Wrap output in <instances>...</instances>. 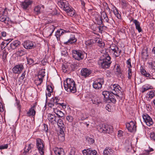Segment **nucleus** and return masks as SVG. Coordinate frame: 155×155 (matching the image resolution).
Segmentation results:
<instances>
[{
    "instance_id": "f257e3e1",
    "label": "nucleus",
    "mask_w": 155,
    "mask_h": 155,
    "mask_svg": "<svg viewBox=\"0 0 155 155\" xmlns=\"http://www.w3.org/2000/svg\"><path fill=\"white\" fill-rule=\"evenodd\" d=\"M64 86L65 90L68 92H70L74 93L76 92V84L72 79H67L64 82Z\"/></svg>"
},
{
    "instance_id": "f03ea898",
    "label": "nucleus",
    "mask_w": 155,
    "mask_h": 155,
    "mask_svg": "<svg viewBox=\"0 0 155 155\" xmlns=\"http://www.w3.org/2000/svg\"><path fill=\"white\" fill-rule=\"evenodd\" d=\"M101 57L100 59L98 62V64L101 65L102 68L105 69L108 68L111 63L110 61L111 58L108 54H105Z\"/></svg>"
},
{
    "instance_id": "7ed1b4c3",
    "label": "nucleus",
    "mask_w": 155,
    "mask_h": 155,
    "mask_svg": "<svg viewBox=\"0 0 155 155\" xmlns=\"http://www.w3.org/2000/svg\"><path fill=\"white\" fill-rule=\"evenodd\" d=\"M58 4L59 7L68 13V15L70 16L74 15V11L72 8H70L68 2L65 0H61L58 2Z\"/></svg>"
},
{
    "instance_id": "20e7f679",
    "label": "nucleus",
    "mask_w": 155,
    "mask_h": 155,
    "mask_svg": "<svg viewBox=\"0 0 155 155\" xmlns=\"http://www.w3.org/2000/svg\"><path fill=\"white\" fill-rule=\"evenodd\" d=\"M36 145L39 153L41 155H44L45 147L43 140L41 139L37 138L36 140Z\"/></svg>"
},
{
    "instance_id": "39448f33",
    "label": "nucleus",
    "mask_w": 155,
    "mask_h": 155,
    "mask_svg": "<svg viewBox=\"0 0 155 155\" xmlns=\"http://www.w3.org/2000/svg\"><path fill=\"white\" fill-rule=\"evenodd\" d=\"M110 88L112 90L111 92L113 94L116 96L117 99L120 98L121 99V97H120L119 95L118 94L119 93L121 92L120 90L121 87L117 84H114L111 85L110 86Z\"/></svg>"
},
{
    "instance_id": "423d86ee",
    "label": "nucleus",
    "mask_w": 155,
    "mask_h": 155,
    "mask_svg": "<svg viewBox=\"0 0 155 155\" xmlns=\"http://www.w3.org/2000/svg\"><path fill=\"white\" fill-rule=\"evenodd\" d=\"M104 83V80L102 78H98L94 82L93 87L95 89H99L101 88Z\"/></svg>"
},
{
    "instance_id": "0eeeda50",
    "label": "nucleus",
    "mask_w": 155,
    "mask_h": 155,
    "mask_svg": "<svg viewBox=\"0 0 155 155\" xmlns=\"http://www.w3.org/2000/svg\"><path fill=\"white\" fill-rule=\"evenodd\" d=\"M83 53L80 50H73L72 51V57L78 60H82L84 58Z\"/></svg>"
},
{
    "instance_id": "6e6552de",
    "label": "nucleus",
    "mask_w": 155,
    "mask_h": 155,
    "mask_svg": "<svg viewBox=\"0 0 155 155\" xmlns=\"http://www.w3.org/2000/svg\"><path fill=\"white\" fill-rule=\"evenodd\" d=\"M45 72L44 70H41L38 73V79L36 82L37 85H40L42 83L43 79L45 75Z\"/></svg>"
},
{
    "instance_id": "1a4fd4ad",
    "label": "nucleus",
    "mask_w": 155,
    "mask_h": 155,
    "mask_svg": "<svg viewBox=\"0 0 155 155\" xmlns=\"http://www.w3.org/2000/svg\"><path fill=\"white\" fill-rule=\"evenodd\" d=\"M142 116L144 121L147 125L150 126L153 124L152 119L147 114H143Z\"/></svg>"
},
{
    "instance_id": "9d476101",
    "label": "nucleus",
    "mask_w": 155,
    "mask_h": 155,
    "mask_svg": "<svg viewBox=\"0 0 155 155\" xmlns=\"http://www.w3.org/2000/svg\"><path fill=\"white\" fill-rule=\"evenodd\" d=\"M126 127L128 130L130 132L135 131L136 130V126L135 122L130 121L129 123L126 124Z\"/></svg>"
},
{
    "instance_id": "9b49d317",
    "label": "nucleus",
    "mask_w": 155,
    "mask_h": 155,
    "mask_svg": "<svg viewBox=\"0 0 155 155\" xmlns=\"http://www.w3.org/2000/svg\"><path fill=\"white\" fill-rule=\"evenodd\" d=\"M24 69V67L22 64H20L15 66L12 68V71L15 74H19L21 73Z\"/></svg>"
},
{
    "instance_id": "f8f14e48",
    "label": "nucleus",
    "mask_w": 155,
    "mask_h": 155,
    "mask_svg": "<svg viewBox=\"0 0 155 155\" xmlns=\"http://www.w3.org/2000/svg\"><path fill=\"white\" fill-rule=\"evenodd\" d=\"M82 153L84 155H97L95 150L91 148L83 150Z\"/></svg>"
},
{
    "instance_id": "ddd939ff",
    "label": "nucleus",
    "mask_w": 155,
    "mask_h": 155,
    "mask_svg": "<svg viewBox=\"0 0 155 155\" xmlns=\"http://www.w3.org/2000/svg\"><path fill=\"white\" fill-rule=\"evenodd\" d=\"M23 45L26 49H31L34 48V45L32 41L29 40H27L24 42Z\"/></svg>"
},
{
    "instance_id": "4468645a",
    "label": "nucleus",
    "mask_w": 155,
    "mask_h": 155,
    "mask_svg": "<svg viewBox=\"0 0 155 155\" xmlns=\"http://www.w3.org/2000/svg\"><path fill=\"white\" fill-rule=\"evenodd\" d=\"M21 44L20 42L18 40H15L12 42L10 45V48H8L9 50L10 49H15L17 48Z\"/></svg>"
},
{
    "instance_id": "2eb2a0df",
    "label": "nucleus",
    "mask_w": 155,
    "mask_h": 155,
    "mask_svg": "<svg viewBox=\"0 0 155 155\" xmlns=\"http://www.w3.org/2000/svg\"><path fill=\"white\" fill-rule=\"evenodd\" d=\"M91 73V70L87 68H83L81 71V74L82 76L86 78L89 76Z\"/></svg>"
},
{
    "instance_id": "dca6fc26",
    "label": "nucleus",
    "mask_w": 155,
    "mask_h": 155,
    "mask_svg": "<svg viewBox=\"0 0 155 155\" xmlns=\"http://www.w3.org/2000/svg\"><path fill=\"white\" fill-rule=\"evenodd\" d=\"M31 3L32 2L30 0L26 1L21 3V7L24 9L25 10Z\"/></svg>"
},
{
    "instance_id": "f3484780",
    "label": "nucleus",
    "mask_w": 155,
    "mask_h": 155,
    "mask_svg": "<svg viewBox=\"0 0 155 155\" xmlns=\"http://www.w3.org/2000/svg\"><path fill=\"white\" fill-rule=\"evenodd\" d=\"M95 43L97 44V45L101 48H103L105 46V44L101 39L98 38H95Z\"/></svg>"
},
{
    "instance_id": "a211bd4d",
    "label": "nucleus",
    "mask_w": 155,
    "mask_h": 155,
    "mask_svg": "<svg viewBox=\"0 0 155 155\" xmlns=\"http://www.w3.org/2000/svg\"><path fill=\"white\" fill-rule=\"evenodd\" d=\"M56 155H64V151L62 148H55L54 149Z\"/></svg>"
},
{
    "instance_id": "6ab92c4d",
    "label": "nucleus",
    "mask_w": 155,
    "mask_h": 155,
    "mask_svg": "<svg viewBox=\"0 0 155 155\" xmlns=\"http://www.w3.org/2000/svg\"><path fill=\"white\" fill-rule=\"evenodd\" d=\"M36 106L35 104H34L31 107L30 109L27 112V114L28 116H34L36 112L34 109Z\"/></svg>"
},
{
    "instance_id": "aec40b11",
    "label": "nucleus",
    "mask_w": 155,
    "mask_h": 155,
    "mask_svg": "<svg viewBox=\"0 0 155 155\" xmlns=\"http://www.w3.org/2000/svg\"><path fill=\"white\" fill-rule=\"evenodd\" d=\"M112 51L114 52V54L116 57H118L120 56L121 52V51L119 49L118 47L116 46L114 48H111Z\"/></svg>"
},
{
    "instance_id": "412c9836",
    "label": "nucleus",
    "mask_w": 155,
    "mask_h": 155,
    "mask_svg": "<svg viewBox=\"0 0 155 155\" xmlns=\"http://www.w3.org/2000/svg\"><path fill=\"white\" fill-rule=\"evenodd\" d=\"M57 124L58 127H60V133L62 134L64 133V132L62 130V129L64 128V126L62 120L61 119H59L58 120Z\"/></svg>"
},
{
    "instance_id": "4be33fe9",
    "label": "nucleus",
    "mask_w": 155,
    "mask_h": 155,
    "mask_svg": "<svg viewBox=\"0 0 155 155\" xmlns=\"http://www.w3.org/2000/svg\"><path fill=\"white\" fill-rule=\"evenodd\" d=\"M101 18L102 19L103 18L104 20V21H105L108 23H110L109 21V19L108 17L107 16L106 13L104 11L102 12L101 13Z\"/></svg>"
},
{
    "instance_id": "5701e85b",
    "label": "nucleus",
    "mask_w": 155,
    "mask_h": 155,
    "mask_svg": "<svg viewBox=\"0 0 155 155\" xmlns=\"http://www.w3.org/2000/svg\"><path fill=\"white\" fill-rule=\"evenodd\" d=\"M133 22L135 24L136 29H137L139 32L142 31V29L140 27V22L136 20H133Z\"/></svg>"
},
{
    "instance_id": "b1692460",
    "label": "nucleus",
    "mask_w": 155,
    "mask_h": 155,
    "mask_svg": "<svg viewBox=\"0 0 155 155\" xmlns=\"http://www.w3.org/2000/svg\"><path fill=\"white\" fill-rule=\"evenodd\" d=\"M111 93V92H110L107 91H104L102 92V95L104 96V100L106 102H108V99L110 95V93Z\"/></svg>"
},
{
    "instance_id": "393cba45",
    "label": "nucleus",
    "mask_w": 155,
    "mask_h": 155,
    "mask_svg": "<svg viewBox=\"0 0 155 155\" xmlns=\"http://www.w3.org/2000/svg\"><path fill=\"white\" fill-rule=\"evenodd\" d=\"M48 119L49 121L51 123H54V121L57 122L56 117L51 114H48Z\"/></svg>"
},
{
    "instance_id": "a878e982",
    "label": "nucleus",
    "mask_w": 155,
    "mask_h": 155,
    "mask_svg": "<svg viewBox=\"0 0 155 155\" xmlns=\"http://www.w3.org/2000/svg\"><path fill=\"white\" fill-rule=\"evenodd\" d=\"M76 41L77 39L75 38L74 36H73L71 37L68 41L64 42V44L66 45L69 44H72L75 42Z\"/></svg>"
},
{
    "instance_id": "bb28decb",
    "label": "nucleus",
    "mask_w": 155,
    "mask_h": 155,
    "mask_svg": "<svg viewBox=\"0 0 155 155\" xmlns=\"http://www.w3.org/2000/svg\"><path fill=\"white\" fill-rule=\"evenodd\" d=\"M141 73L142 74L146 77L149 78L150 79H155V78H153L148 73H147L145 70L143 69L141 70Z\"/></svg>"
},
{
    "instance_id": "cd10ccee",
    "label": "nucleus",
    "mask_w": 155,
    "mask_h": 155,
    "mask_svg": "<svg viewBox=\"0 0 155 155\" xmlns=\"http://www.w3.org/2000/svg\"><path fill=\"white\" fill-rule=\"evenodd\" d=\"M116 102V99L112 93H110V95L109 97L108 100V102L110 103L111 102L114 104H115Z\"/></svg>"
},
{
    "instance_id": "c85d7f7f",
    "label": "nucleus",
    "mask_w": 155,
    "mask_h": 155,
    "mask_svg": "<svg viewBox=\"0 0 155 155\" xmlns=\"http://www.w3.org/2000/svg\"><path fill=\"white\" fill-rule=\"evenodd\" d=\"M54 111L59 117H61L64 116V114L61 111L57 108H54Z\"/></svg>"
},
{
    "instance_id": "c756f323",
    "label": "nucleus",
    "mask_w": 155,
    "mask_h": 155,
    "mask_svg": "<svg viewBox=\"0 0 155 155\" xmlns=\"http://www.w3.org/2000/svg\"><path fill=\"white\" fill-rule=\"evenodd\" d=\"M113 151L109 147H106L104 151V155H112Z\"/></svg>"
},
{
    "instance_id": "7c9ffc66",
    "label": "nucleus",
    "mask_w": 155,
    "mask_h": 155,
    "mask_svg": "<svg viewBox=\"0 0 155 155\" xmlns=\"http://www.w3.org/2000/svg\"><path fill=\"white\" fill-rule=\"evenodd\" d=\"M64 31L63 30L60 29L59 30H58L55 33V36L58 40L59 38V37L64 34Z\"/></svg>"
},
{
    "instance_id": "2f4dec72",
    "label": "nucleus",
    "mask_w": 155,
    "mask_h": 155,
    "mask_svg": "<svg viewBox=\"0 0 155 155\" xmlns=\"http://www.w3.org/2000/svg\"><path fill=\"white\" fill-rule=\"evenodd\" d=\"M91 101L93 104L96 105H98L101 103L100 98L98 97L93 98L91 99Z\"/></svg>"
},
{
    "instance_id": "473e14b6",
    "label": "nucleus",
    "mask_w": 155,
    "mask_h": 155,
    "mask_svg": "<svg viewBox=\"0 0 155 155\" xmlns=\"http://www.w3.org/2000/svg\"><path fill=\"white\" fill-rule=\"evenodd\" d=\"M41 7L39 6H36L34 9V11L36 15H38L41 13Z\"/></svg>"
},
{
    "instance_id": "72a5a7b5",
    "label": "nucleus",
    "mask_w": 155,
    "mask_h": 155,
    "mask_svg": "<svg viewBox=\"0 0 155 155\" xmlns=\"http://www.w3.org/2000/svg\"><path fill=\"white\" fill-rule=\"evenodd\" d=\"M95 43V42L94 38V39H91L85 42V44L87 46H91Z\"/></svg>"
},
{
    "instance_id": "f704fd0d",
    "label": "nucleus",
    "mask_w": 155,
    "mask_h": 155,
    "mask_svg": "<svg viewBox=\"0 0 155 155\" xmlns=\"http://www.w3.org/2000/svg\"><path fill=\"white\" fill-rule=\"evenodd\" d=\"M66 104L63 102L59 103L58 104L55 105V107H56L57 108L59 107L61 109V108L65 109L66 108Z\"/></svg>"
},
{
    "instance_id": "c9c22d12",
    "label": "nucleus",
    "mask_w": 155,
    "mask_h": 155,
    "mask_svg": "<svg viewBox=\"0 0 155 155\" xmlns=\"http://www.w3.org/2000/svg\"><path fill=\"white\" fill-rule=\"evenodd\" d=\"M107 125H106L105 124H102V127L100 128V131L101 132L107 133L108 131L107 128L106 127H107Z\"/></svg>"
},
{
    "instance_id": "e433bc0d",
    "label": "nucleus",
    "mask_w": 155,
    "mask_h": 155,
    "mask_svg": "<svg viewBox=\"0 0 155 155\" xmlns=\"http://www.w3.org/2000/svg\"><path fill=\"white\" fill-rule=\"evenodd\" d=\"M8 18L4 15H2L0 17V21L4 22L5 23H8Z\"/></svg>"
},
{
    "instance_id": "4c0bfd02",
    "label": "nucleus",
    "mask_w": 155,
    "mask_h": 155,
    "mask_svg": "<svg viewBox=\"0 0 155 155\" xmlns=\"http://www.w3.org/2000/svg\"><path fill=\"white\" fill-rule=\"evenodd\" d=\"M62 70L63 72L66 73L69 71L68 66L66 64H64L62 66Z\"/></svg>"
},
{
    "instance_id": "58836bf2",
    "label": "nucleus",
    "mask_w": 155,
    "mask_h": 155,
    "mask_svg": "<svg viewBox=\"0 0 155 155\" xmlns=\"http://www.w3.org/2000/svg\"><path fill=\"white\" fill-rule=\"evenodd\" d=\"M114 9L113 12L114 15L120 19L121 18L120 15L117 9L115 7H114Z\"/></svg>"
},
{
    "instance_id": "ea45409f",
    "label": "nucleus",
    "mask_w": 155,
    "mask_h": 155,
    "mask_svg": "<svg viewBox=\"0 0 155 155\" xmlns=\"http://www.w3.org/2000/svg\"><path fill=\"white\" fill-rule=\"evenodd\" d=\"M17 53L18 55L20 56H22L24 55L26 53V52L24 49H18L17 51Z\"/></svg>"
},
{
    "instance_id": "a19ab883",
    "label": "nucleus",
    "mask_w": 155,
    "mask_h": 155,
    "mask_svg": "<svg viewBox=\"0 0 155 155\" xmlns=\"http://www.w3.org/2000/svg\"><path fill=\"white\" fill-rule=\"evenodd\" d=\"M48 106L49 107H52L54 106H55V104L54 102V99H51L50 102L48 104Z\"/></svg>"
},
{
    "instance_id": "79ce46f5",
    "label": "nucleus",
    "mask_w": 155,
    "mask_h": 155,
    "mask_svg": "<svg viewBox=\"0 0 155 155\" xmlns=\"http://www.w3.org/2000/svg\"><path fill=\"white\" fill-rule=\"evenodd\" d=\"M68 155H77L76 154V149L74 147H72L70 149Z\"/></svg>"
},
{
    "instance_id": "37998d69",
    "label": "nucleus",
    "mask_w": 155,
    "mask_h": 155,
    "mask_svg": "<svg viewBox=\"0 0 155 155\" xmlns=\"http://www.w3.org/2000/svg\"><path fill=\"white\" fill-rule=\"evenodd\" d=\"M3 54L2 56V59L3 61H5L6 59L7 55L8 54V53L5 51V50L3 51Z\"/></svg>"
},
{
    "instance_id": "c03bdc74",
    "label": "nucleus",
    "mask_w": 155,
    "mask_h": 155,
    "mask_svg": "<svg viewBox=\"0 0 155 155\" xmlns=\"http://www.w3.org/2000/svg\"><path fill=\"white\" fill-rule=\"evenodd\" d=\"M50 28V30L49 31L50 32H51L50 34L49 35V36L50 37L51 35L54 32V26L53 25H51L50 26V27H49Z\"/></svg>"
},
{
    "instance_id": "a18cd8bd",
    "label": "nucleus",
    "mask_w": 155,
    "mask_h": 155,
    "mask_svg": "<svg viewBox=\"0 0 155 155\" xmlns=\"http://www.w3.org/2000/svg\"><path fill=\"white\" fill-rule=\"evenodd\" d=\"M33 145L32 144H30L28 145V148L27 149V151L25 150V149L24 150L23 153H26L27 152H28L30 149H31V148L32 147Z\"/></svg>"
},
{
    "instance_id": "49530a36",
    "label": "nucleus",
    "mask_w": 155,
    "mask_h": 155,
    "mask_svg": "<svg viewBox=\"0 0 155 155\" xmlns=\"http://www.w3.org/2000/svg\"><path fill=\"white\" fill-rule=\"evenodd\" d=\"M66 119L69 122H71L73 121L74 118L71 116H68L66 117Z\"/></svg>"
},
{
    "instance_id": "de8ad7c7",
    "label": "nucleus",
    "mask_w": 155,
    "mask_h": 155,
    "mask_svg": "<svg viewBox=\"0 0 155 155\" xmlns=\"http://www.w3.org/2000/svg\"><path fill=\"white\" fill-rule=\"evenodd\" d=\"M52 99H54V102L55 103V105H57L58 104V103H60V99L58 98V97H55L52 98Z\"/></svg>"
},
{
    "instance_id": "09e8293b",
    "label": "nucleus",
    "mask_w": 155,
    "mask_h": 155,
    "mask_svg": "<svg viewBox=\"0 0 155 155\" xmlns=\"http://www.w3.org/2000/svg\"><path fill=\"white\" fill-rule=\"evenodd\" d=\"M107 128V130H108V132H107V133H109L113 131V127L111 125H107V127H106Z\"/></svg>"
},
{
    "instance_id": "8fccbe9b",
    "label": "nucleus",
    "mask_w": 155,
    "mask_h": 155,
    "mask_svg": "<svg viewBox=\"0 0 155 155\" xmlns=\"http://www.w3.org/2000/svg\"><path fill=\"white\" fill-rule=\"evenodd\" d=\"M121 2L122 6L123 7H126L127 6V3L125 0H122Z\"/></svg>"
},
{
    "instance_id": "3c124183",
    "label": "nucleus",
    "mask_w": 155,
    "mask_h": 155,
    "mask_svg": "<svg viewBox=\"0 0 155 155\" xmlns=\"http://www.w3.org/2000/svg\"><path fill=\"white\" fill-rule=\"evenodd\" d=\"M116 72L117 73V74L120 75L121 74V72L120 71V66L118 65H117Z\"/></svg>"
},
{
    "instance_id": "603ef678",
    "label": "nucleus",
    "mask_w": 155,
    "mask_h": 155,
    "mask_svg": "<svg viewBox=\"0 0 155 155\" xmlns=\"http://www.w3.org/2000/svg\"><path fill=\"white\" fill-rule=\"evenodd\" d=\"M77 67V65L75 64H71L70 65V68H71V70L72 71H74L75 69Z\"/></svg>"
},
{
    "instance_id": "864d4df0",
    "label": "nucleus",
    "mask_w": 155,
    "mask_h": 155,
    "mask_svg": "<svg viewBox=\"0 0 155 155\" xmlns=\"http://www.w3.org/2000/svg\"><path fill=\"white\" fill-rule=\"evenodd\" d=\"M47 90L48 92H53V88L51 86L48 85L47 87Z\"/></svg>"
},
{
    "instance_id": "5fc2aeb1",
    "label": "nucleus",
    "mask_w": 155,
    "mask_h": 155,
    "mask_svg": "<svg viewBox=\"0 0 155 155\" xmlns=\"http://www.w3.org/2000/svg\"><path fill=\"white\" fill-rule=\"evenodd\" d=\"M128 78L129 79H130L131 78V76L132 75L131 69H129L128 71Z\"/></svg>"
},
{
    "instance_id": "6e6d98bb",
    "label": "nucleus",
    "mask_w": 155,
    "mask_h": 155,
    "mask_svg": "<svg viewBox=\"0 0 155 155\" xmlns=\"http://www.w3.org/2000/svg\"><path fill=\"white\" fill-rule=\"evenodd\" d=\"M28 64H31L34 63V61L31 58H28L27 59Z\"/></svg>"
},
{
    "instance_id": "4d7b16f0",
    "label": "nucleus",
    "mask_w": 155,
    "mask_h": 155,
    "mask_svg": "<svg viewBox=\"0 0 155 155\" xmlns=\"http://www.w3.org/2000/svg\"><path fill=\"white\" fill-rule=\"evenodd\" d=\"M16 106H17V107L18 108V109L19 110V111H20L21 110V106L19 104V101H18V100L16 99Z\"/></svg>"
},
{
    "instance_id": "13d9d810",
    "label": "nucleus",
    "mask_w": 155,
    "mask_h": 155,
    "mask_svg": "<svg viewBox=\"0 0 155 155\" xmlns=\"http://www.w3.org/2000/svg\"><path fill=\"white\" fill-rule=\"evenodd\" d=\"M127 64L128 65H129L128 67L129 69H130L132 67V66L131 64V59H129L127 61Z\"/></svg>"
},
{
    "instance_id": "bf43d9fd",
    "label": "nucleus",
    "mask_w": 155,
    "mask_h": 155,
    "mask_svg": "<svg viewBox=\"0 0 155 155\" xmlns=\"http://www.w3.org/2000/svg\"><path fill=\"white\" fill-rule=\"evenodd\" d=\"M149 95L150 98H152L154 96L155 94L153 92L151 91L150 92Z\"/></svg>"
},
{
    "instance_id": "052dcab7",
    "label": "nucleus",
    "mask_w": 155,
    "mask_h": 155,
    "mask_svg": "<svg viewBox=\"0 0 155 155\" xmlns=\"http://www.w3.org/2000/svg\"><path fill=\"white\" fill-rule=\"evenodd\" d=\"M8 147V145L7 144H5L4 145H2L0 146V149H7Z\"/></svg>"
},
{
    "instance_id": "680f3d73",
    "label": "nucleus",
    "mask_w": 155,
    "mask_h": 155,
    "mask_svg": "<svg viewBox=\"0 0 155 155\" xmlns=\"http://www.w3.org/2000/svg\"><path fill=\"white\" fill-rule=\"evenodd\" d=\"M150 65H151L153 69L155 70V61H153L149 63Z\"/></svg>"
},
{
    "instance_id": "e2e57ef3",
    "label": "nucleus",
    "mask_w": 155,
    "mask_h": 155,
    "mask_svg": "<svg viewBox=\"0 0 155 155\" xmlns=\"http://www.w3.org/2000/svg\"><path fill=\"white\" fill-rule=\"evenodd\" d=\"M86 140L89 142H90L91 143H93L94 142V139L89 137H87Z\"/></svg>"
},
{
    "instance_id": "0e129e2a",
    "label": "nucleus",
    "mask_w": 155,
    "mask_h": 155,
    "mask_svg": "<svg viewBox=\"0 0 155 155\" xmlns=\"http://www.w3.org/2000/svg\"><path fill=\"white\" fill-rule=\"evenodd\" d=\"M25 71L24 73L22 74L21 76L20 77V80H21V81H22L23 80V79L25 77Z\"/></svg>"
},
{
    "instance_id": "69168bd1",
    "label": "nucleus",
    "mask_w": 155,
    "mask_h": 155,
    "mask_svg": "<svg viewBox=\"0 0 155 155\" xmlns=\"http://www.w3.org/2000/svg\"><path fill=\"white\" fill-rule=\"evenodd\" d=\"M150 137L151 139L155 141V133L151 134Z\"/></svg>"
},
{
    "instance_id": "338daca9",
    "label": "nucleus",
    "mask_w": 155,
    "mask_h": 155,
    "mask_svg": "<svg viewBox=\"0 0 155 155\" xmlns=\"http://www.w3.org/2000/svg\"><path fill=\"white\" fill-rule=\"evenodd\" d=\"M150 88H148V86H146V87H142V92L143 93L144 92L146 91L149 90V89H150Z\"/></svg>"
},
{
    "instance_id": "774afa93",
    "label": "nucleus",
    "mask_w": 155,
    "mask_h": 155,
    "mask_svg": "<svg viewBox=\"0 0 155 155\" xmlns=\"http://www.w3.org/2000/svg\"><path fill=\"white\" fill-rule=\"evenodd\" d=\"M81 6L82 8L83 9H84L85 8V3L82 0L81 1Z\"/></svg>"
}]
</instances>
